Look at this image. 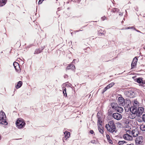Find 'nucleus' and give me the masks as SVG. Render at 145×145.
<instances>
[{"mask_svg": "<svg viewBox=\"0 0 145 145\" xmlns=\"http://www.w3.org/2000/svg\"><path fill=\"white\" fill-rule=\"evenodd\" d=\"M105 127L106 128L107 131L110 132L112 133L114 132L115 133L116 132L115 131L116 125L113 120L109 121L108 122V123L106 125Z\"/></svg>", "mask_w": 145, "mask_h": 145, "instance_id": "1", "label": "nucleus"}, {"mask_svg": "<svg viewBox=\"0 0 145 145\" xmlns=\"http://www.w3.org/2000/svg\"><path fill=\"white\" fill-rule=\"evenodd\" d=\"M124 107L125 110L128 112L132 108V106L131 101L129 99H125V101L123 106Z\"/></svg>", "mask_w": 145, "mask_h": 145, "instance_id": "2", "label": "nucleus"}, {"mask_svg": "<svg viewBox=\"0 0 145 145\" xmlns=\"http://www.w3.org/2000/svg\"><path fill=\"white\" fill-rule=\"evenodd\" d=\"M6 117L5 113L3 111L0 112V124L4 125L7 124V122L6 121Z\"/></svg>", "mask_w": 145, "mask_h": 145, "instance_id": "3", "label": "nucleus"}, {"mask_svg": "<svg viewBox=\"0 0 145 145\" xmlns=\"http://www.w3.org/2000/svg\"><path fill=\"white\" fill-rule=\"evenodd\" d=\"M16 124L17 127L19 129L23 128L25 125L24 120L22 119H19L16 122Z\"/></svg>", "mask_w": 145, "mask_h": 145, "instance_id": "4", "label": "nucleus"}, {"mask_svg": "<svg viewBox=\"0 0 145 145\" xmlns=\"http://www.w3.org/2000/svg\"><path fill=\"white\" fill-rule=\"evenodd\" d=\"M135 81L138 83L140 84V85L142 86H144L145 81L143 80V78H138L135 79Z\"/></svg>", "mask_w": 145, "mask_h": 145, "instance_id": "5", "label": "nucleus"}, {"mask_svg": "<svg viewBox=\"0 0 145 145\" xmlns=\"http://www.w3.org/2000/svg\"><path fill=\"white\" fill-rule=\"evenodd\" d=\"M112 116L114 119L118 120H121L122 118L121 115L118 113H114Z\"/></svg>", "mask_w": 145, "mask_h": 145, "instance_id": "6", "label": "nucleus"}, {"mask_svg": "<svg viewBox=\"0 0 145 145\" xmlns=\"http://www.w3.org/2000/svg\"><path fill=\"white\" fill-rule=\"evenodd\" d=\"M13 65L16 71L18 72H20L21 71V69L18 63L17 62H14L13 63Z\"/></svg>", "mask_w": 145, "mask_h": 145, "instance_id": "7", "label": "nucleus"}, {"mask_svg": "<svg viewBox=\"0 0 145 145\" xmlns=\"http://www.w3.org/2000/svg\"><path fill=\"white\" fill-rule=\"evenodd\" d=\"M143 140V138L142 136L138 137L135 139V143L137 144H141Z\"/></svg>", "mask_w": 145, "mask_h": 145, "instance_id": "8", "label": "nucleus"}, {"mask_svg": "<svg viewBox=\"0 0 145 145\" xmlns=\"http://www.w3.org/2000/svg\"><path fill=\"white\" fill-rule=\"evenodd\" d=\"M144 109L143 107H139L137 109V116L138 117L140 116L143 112Z\"/></svg>", "mask_w": 145, "mask_h": 145, "instance_id": "9", "label": "nucleus"}, {"mask_svg": "<svg viewBox=\"0 0 145 145\" xmlns=\"http://www.w3.org/2000/svg\"><path fill=\"white\" fill-rule=\"evenodd\" d=\"M125 101V99H124L122 97H119L118 98V102L120 105L123 106Z\"/></svg>", "mask_w": 145, "mask_h": 145, "instance_id": "10", "label": "nucleus"}, {"mask_svg": "<svg viewBox=\"0 0 145 145\" xmlns=\"http://www.w3.org/2000/svg\"><path fill=\"white\" fill-rule=\"evenodd\" d=\"M138 61V59L136 57H135L133 59V62L131 64V67L132 68H133L136 66L137 63Z\"/></svg>", "mask_w": 145, "mask_h": 145, "instance_id": "11", "label": "nucleus"}, {"mask_svg": "<svg viewBox=\"0 0 145 145\" xmlns=\"http://www.w3.org/2000/svg\"><path fill=\"white\" fill-rule=\"evenodd\" d=\"M132 108L129 111L133 114H136L137 115V107L135 106H132Z\"/></svg>", "mask_w": 145, "mask_h": 145, "instance_id": "12", "label": "nucleus"}, {"mask_svg": "<svg viewBox=\"0 0 145 145\" xmlns=\"http://www.w3.org/2000/svg\"><path fill=\"white\" fill-rule=\"evenodd\" d=\"M123 138L127 140H131L132 137L127 133L124 134L123 136Z\"/></svg>", "mask_w": 145, "mask_h": 145, "instance_id": "13", "label": "nucleus"}, {"mask_svg": "<svg viewBox=\"0 0 145 145\" xmlns=\"http://www.w3.org/2000/svg\"><path fill=\"white\" fill-rule=\"evenodd\" d=\"M64 135H65V137L63 139V140L64 142V140H66L67 139V138H69L70 136V133L68 131H66L64 133Z\"/></svg>", "mask_w": 145, "mask_h": 145, "instance_id": "14", "label": "nucleus"}, {"mask_svg": "<svg viewBox=\"0 0 145 145\" xmlns=\"http://www.w3.org/2000/svg\"><path fill=\"white\" fill-rule=\"evenodd\" d=\"M129 94H130L129 97L130 98H133L135 96L136 92L132 91H128Z\"/></svg>", "mask_w": 145, "mask_h": 145, "instance_id": "15", "label": "nucleus"}, {"mask_svg": "<svg viewBox=\"0 0 145 145\" xmlns=\"http://www.w3.org/2000/svg\"><path fill=\"white\" fill-rule=\"evenodd\" d=\"M110 105L111 107L113 109L116 110L117 107L118 106V104L114 102H112L110 103Z\"/></svg>", "mask_w": 145, "mask_h": 145, "instance_id": "16", "label": "nucleus"}, {"mask_svg": "<svg viewBox=\"0 0 145 145\" xmlns=\"http://www.w3.org/2000/svg\"><path fill=\"white\" fill-rule=\"evenodd\" d=\"M105 33V31H102L101 29L99 30L98 31V34L99 36L104 35Z\"/></svg>", "mask_w": 145, "mask_h": 145, "instance_id": "17", "label": "nucleus"}, {"mask_svg": "<svg viewBox=\"0 0 145 145\" xmlns=\"http://www.w3.org/2000/svg\"><path fill=\"white\" fill-rule=\"evenodd\" d=\"M115 110H116L117 112L120 113L122 112L123 111V108L119 106H118Z\"/></svg>", "mask_w": 145, "mask_h": 145, "instance_id": "18", "label": "nucleus"}, {"mask_svg": "<svg viewBox=\"0 0 145 145\" xmlns=\"http://www.w3.org/2000/svg\"><path fill=\"white\" fill-rule=\"evenodd\" d=\"M74 65L73 64H71L67 67L66 69L67 70H69L70 69H74Z\"/></svg>", "mask_w": 145, "mask_h": 145, "instance_id": "19", "label": "nucleus"}, {"mask_svg": "<svg viewBox=\"0 0 145 145\" xmlns=\"http://www.w3.org/2000/svg\"><path fill=\"white\" fill-rule=\"evenodd\" d=\"M7 0H0V7H2L6 3Z\"/></svg>", "mask_w": 145, "mask_h": 145, "instance_id": "20", "label": "nucleus"}, {"mask_svg": "<svg viewBox=\"0 0 145 145\" xmlns=\"http://www.w3.org/2000/svg\"><path fill=\"white\" fill-rule=\"evenodd\" d=\"M22 84V82L21 81H19L17 83V85L16 86V87L17 89H18L20 88Z\"/></svg>", "mask_w": 145, "mask_h": 145, "instance_id": "21", "label": "nucleus"}, {"mask_svg": "<svg viewBox=\"0 0 145 145\" xmlns=\"http://www.w3.org/2000/svg\"><path fill=\"white\" fill-rule=\"evenodd\" d=\"M127 142L126 141H119L118 144L119 145H123L124 144L127 143Z\"/></svg>", "mask_w": 145, "mask_h": 145, "instance_id": "22", "label": "nucleus"}, {"mask_svg": "<svg viewBox=\"0 0 145 145\" xmlns=\"http://www.w3.org/2000/svg\"><path fill=\"white\" fill-rule=\"evenodd\" d=\"M140 128L142 131H145V125L143 124L141 125L140 126Z\"/></svg>", "mask_w": 145, "mask_h": 145, "instance_id": "23", "label": "nucleus"}, {"mask_svg": "<svg viewBox=\"0 0 145 145\" xmlns=\"http://www.w3.org/2000/svg\"><path fill=\"white\" fill-rule=\"evenodd\" d=\"M113 12L115 13L116 12H120V10L118 9V8H114L112 10Z\"/></svg>", "mask_w": 145, "mask_h": 145, "instance_id": "24", "label": "nucleus"}, {"mask_svg": "<svg viewBox=\"0 0 145 145\" xmlns=\"http://www.w3.org/2000/svg\"><path fill=\"white\" fill-rule=\"evenodd\" d=\"M98 129L99 132L101 133L102 134L103 133L104 131L103 129L101 127V126L99 125H98Z\"/></svg>", "mask_w": 145, "mask_h": 145, "instance_id": "25", "label": "nucleus"}, {"mask_svg": "<svg viewBox=\"0 0 145 145\" xmlns=\"http://www.w3.org/2000/svg\"><path fill=\"white\" fill-rule=\"evenodd\" d=\"M98 125L100 126H101L102 123V121L101 120V118L98 119Z\"/></svg>", "mask_w": 145, "mask_h": 145, "instance_id": "26", "label": "nucleus"}, {"mask_svg": "<svg viewBox=\"0 0 145 145\" xmlns=\"http://www.w3.org/2000/svg\"><path fill=\"white\" fill-rule=\"evenodd\" d=\"M114 84V82H112L109 84L107 86V88H108V89L112 87Z\"/></svg>", "mask_w": 145, "mask_h": 145, "instance_id": "27", "label": "nucleus"}, {"mask_svg": "<svg viewBox=\"0 0 145 145\" xmlns=\"http://www.w3.org/2000/svg\"><path fill=\"white\" fill-rule=\"evenodd\" d=\"M42 50H40L39 49H36L35 50V53L36 54H39L41 52Z\"/></svg>", "mask_w": 145, "mask_h": 145, "instance_id": "28", "label": "nucleus"}, {"mask_svg": "<svg viewBox=\"0 0 145 145\" xmlns=\"http://www.w3.org/2000/svg\"><path fill=\"white\" fill-rule=\"evenodd\" d=\"M66 88H64L63 89V93H64V92H65L66 97L67 96V94L66 92Z\"/></svg>", "mask_w": 145, "mask_h": 145, "instance_id": "29", "label": "nucleus"}, {"mask_svg": "<svg viewBox=\"0 0 145 145\" xmlns=\"http://www.w3.org/2000/svg\"><path fill=\"white\" fill-rule=\"evenodd\" d=\"M138 103V102L137 100H135L134 101V103L135 105H134V106H137Z\"/></svg>", "mask_w": 145, "mask_h": 145, "instance_id": "30", "label": "nucleus"}, {"mask_svg": "<svg viewBox=\"0 0 145 145\" xmlns=\"http://www.w3.org/2000/svg\"><path fill=\"white\" fill-rule=\"evenodd\" d=\"M100 115H101V114L100 113L98 112L97 113V117L98 119H99H99L101 118V117L100 116Z\"/></svg>", "mask_w": 145, "mask_h": 145, "instance_id": "31", "label": "nucleus"}, {"mask_svg": "<svg viewBox=\"0 0 145 145\" xmlns=\"http://www.w3.org/2000/svg\"><path fill=\"white\" fill-rule=\"evenodd\" d=\"M142 119L143 121L145 122V114L143 115Z\"/></svg>", "mask_w": 145, "mask_h": 145, "instance_id": "32", "label": "nucleus"}, {"mask_svg": "<svg viewBox=\"0 0 145 145\" xmlns=\"http://www.w3.org/2000/svg\"><path fill=\"white\" fill-rule=\"evenodd\" d=\"M108 88H107V86L105 88L103 89V93H104L108 89Z\"/></svg>", "mask_w": 145, "mask_h": 145, "instance_id": "33", "label": "nucleus"}, {"mask_svg": "<svg viewBox=\"0 0 145 145\" xmlns=\"http://www.w3.org/2000/svg\"><path fill=\"white\" fill-rule=\"evenodd\" d=\"M130 118L131 119H134L135 118V116H133L132 115L131 116L130 115L129 116Z\"/></svg>", "mask_w": 145, "mask_h": 145, "instance_id": "34", "label": "nucleus"}, {"mask_svg": "<svg viewBox=\"0 0 145 145\" xmlns=\"http://www.w3.org/2000/svg\"><path fill=\"white\" fill-rule=\"evenodd\" d=\"M106 137L108 140L110 139V137L108 135H106Z\"/></svg>", "mask_w": 145, "mask_h": 145, "instance_id": "35", "label": "nucleus"}, {"mask_svg": "<svg viewBox=\"0 0 145 145\" xmlns=\"http://www.w3.org/2000/svg\"><path fill=\"white\" fill-rule=\"evenodd\" d=\"M43 1H42V0H39V2L38 3V4L39 5L40 4L42 3V2Z\"/></svg>", "mask_w": 145, "mask_h": 145, "instance_id": "36", "label": "nucleus"}, {"mask_svg": "<svg viewBox=\"0 0 145 145\" xmlns=\"http://www.w3.org/2000/svg\"><path fill=\"white\" fill-rule=\"evenodd\" d=\"M108 142H109V143L112 144L113 143V142L112 140L111 139H110L108 140Z\"/></svg>", "mask_w": 145, "mask_h": 145, "instance_id": "37", "label": "nucleus"}, {"mask_svg": "<svg viewBox=\"0 0 145 145\" xmlns=\"http://www.w3.org/2000/svg\"><path fill=\"white\" fill-rule=\"evenodd\" d=\"M134 27H128L127 28H126V29H134Z\"/></svg>", "mask_w": 145, "mask_h": 145, "instance_id": "38", "label": "nucleus"}, {"mask_svg": "<svg viewBox=\"0 0 145 145\" xmlns=\"http://www.w3.org/2000/svg\"><path fill=\"white\" fill-rule=\"evenodd\" d=\"M134 29H135V30H136L137 31V32H140V33H141L140 31L139 30H137V29H135V28H134Z\"/></svg>", "mask_w": 145, "mask_h": 145, "instance_id": "39", "label": "nucleus"}, {"mask_svg": "<svg viewBox=\"0 0 145 145\" xmlns=\"http://www.w3.org/2000/svg\"><path fill=\"white\" fill-rule=\"evenodd\" d=\"M90 133L91 134H93L94 133V131L93 130H90Z\"/></svg>", "mask_w": 145, "mask_h": 145, "instance_id": "40", "label": "nucleus"}, {"mask_svg": "<svg viewBox=\"0 0 145 145\" xmlns=\"http://www.w3.org/2000/svg\"><path fill=\"white\" fill-rule=\"evenodd\" d=\"M123 13L122 12H120V14H119V15L120 16H121L123 15Z\"/></svg>", "mask_w": 145, "mask_h": 145, "instance_id": "41", "label": "nucleus"}, {"mask_svg": "<svg viewBox=\"0 0 145 145\" xmlns=\"http://www.w3.org/2000/svg\"><path fill=\"white\" fill-rule=\"evenodd\" d=\"M134 133H133V132H132V134L133 135V136L136 137V135H134Z\"/></svg>", "mask_w": 145, "mask_h": 145, "instance_id": "42", "label": "nucleus"}, {"mask_svg": "<svg viewBox=\"0 0 145 145\" xmlns=\"http://www.w3.org/2000/svg\"><path fill=\"white\" fill-rule=\"evenodd\" d=\"M126 145H134L133 143H131L130 144H127Z\"/></svg>", "mask_w": 145, "mask_h": 145, "instance_id": "43", "label": "nucleus"}, {"mask_svg": "<svg viewBox=\"0 0 145 145\" xmlns=\"http://www.w3.org/2000/svg\"><path fill=\"white\" fill-rule=\"evenodd\" d=\"M64 77L65 78H66L68 76L67 75H66L65 76H64Z\"/></svg>", "mask_w": 145, "mask_h": 145, "instance_id": "44", "label": "nucleus"}, {"mask_svg": "<svg viewBox=\"0 0 145 145\" xmlns=\"http://www.w3.org/2000/svg\"><path fill=\"white\" fill-rule=\"evenodd\" d=\"M82 30H80L76 31V32H78L79 31H82Z\"/></svg>", "mask_w": 145, "mask_h": 145, "instance_id": "45", "label": "nucleus"}, {"mask_svg": "<svg viewBox=\"0 0 145 145\" xmlns=\"http://www.w3.org/2000/svg\"><path fill=\"white\" fill-rule=\"evenodd\" d=\"M76 60V59H74V60H73V62H73V63H74V62H75V61Z\"/></svg>", "mask_w": 145, "mask_h": 145, "instance_id": "46", "label": "nucleus"}, {"mask_svg": "<svg viewBox=\"0 0 145 145\" xmlns=\"http://www.w3.org/2000/svg\"><path fill=\"white\" fill-rule=\"evenodd\" d=\"M63 93L64 94V95L66 96L65 92H64V93Z\"/></svg>", "mask_w": 145, "mask_h": 145, "instance_id": "47", "label": "nucleus"}, {"mask_svg": "<svg viewBox=\"0 0 145 145\" xmlns=\"http://www.w3.org/2000/svg\"><path fill=\"white\" fill-rule=\"evenodd\" d=\"M86 26H83L82 27H81V29H83V28H84V27H85Z\"/></svg>", "mask_w": 145, "mask_h": 145, "instance_id": "48", "label": "nucleus"}, {"mask_svg": "<svg viewBox=\"0 0 145 145\" xmlns=\"http://www.w3.org/2000/svg\"><path fill=\"white\" fill-rule=\"evenodd\" d=\"M44 0H42V1H44Z\"/></svg>", "mask_w": 145, "mask_h": 145, "instance_id": "49", "label": "nucleus"}, {"mask_svg": "<svg viewBox=\"0 0 145 145\" xmlns=\"http://www.w3.org/2000/svg\"><path fill=\"white\" fill-rule=\"evenodd\" d=\"M131 35H130V36H131Z\"/></svg>", "mask_w": 145, "mask_h": 145, "instance_id": "50", "label": "nucleus"}]
</instances>
